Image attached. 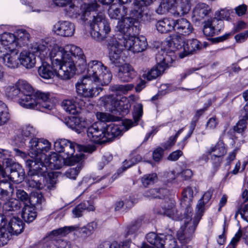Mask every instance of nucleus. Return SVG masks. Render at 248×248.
Instances as JSON below:
<instances>
[{"mask_svg": "<svg viewBox=\"0 0 248 248\" xmlns=\"http://www.w3.org/2000/svg\"><path fill=\"white\" fill-rule=\"evenodd\" d=\"M41 42L46 44L47 56L44 60L49 59L54 66H59L56 73L59 78L69 79L75 75L77 67L83 69L86 65L85 56L80 47L73 45L63 47L46 40Z\"/></svg>", "mask_w": 248, "mask_h": 248, "instance_id": "nucleus-1", "label": "nucleus"}, {"mask_svg": "<svg viewBox=\"0 0 248 248\" xmlns=\"http://www.w3.org/2000/svg\"><path fill=\"white\" fill-rule=\"evenodd\" d=\"M111 78L110 72L101 62L91 61L88 64L86 74L76 84L77 92L81 96L92 98L98 94L102 86L110 82Z\"/></svg>", "mask_w": 248, "mask_h": 248, "instance_id": "nucleus-2", "label": "nucleus"}, {"mask_svg": "<svg viewBox=\"0 0 248 248\" xmlns=\"http://www.w3.org/2000/svg\"><path fill=\"white\" fill-rule=\"evenodd\" d=\"M206 202L200 199L196 206V216L192 220V209L190 214L185 209L184 211V224L181 225L180 230L177 232L178 239L182 243L189 241L193 236L196 228L202 215L204 205Z\"/></svg>", "mask_w": 248, "mask_h": 248, "instance_id": "nucleus-3", "label": "nucleus"}, {"mask_svg": "<svg viewBox=\"0 0 248 248\" xmlns=\"http://www.w3.org/2000/svg\"><path fill=\"white\" fill-rule=\"evenodd\" d=\"M45 42H38L31 44L27 49H23L19 53L20 64L26 69H30L35 66L36 56L41 61L47 56V50Z\"/></svg>", "mask_w": 248, "mask_h": 248, "instance_id": "nucleus-4", "label": "nucleus"}, {"mask_svg": "<svg viewBox=\"0 0 248 248\" xmlns=\"http://www.w3.org/2000/svg\"><path fill=\"white\" fill-rule=\"evenodd\" d=\"M76 147L78 148V145L75 142L62 139L57 140L54 142V147L56 151L62 153V157L65 162L68 165H73L76 163L82 161L84 158L83 153H80L73 155Z\"/></svg>", "mask_w": 248, "mask_h": 248, "instance_id": "nucleus-5", "label": "nucleus"}, {"mask_svg": "<svg viewBox=\"0 0 248 248\" xmlns=\"http://www.w3.org/2000/svg\"><path fill=\"white\" fill-rule=\"evenodd\" d=\"M121 33L118 35V39L123 42L125 49L133 53H139L144 51L147 46L146 38L144 36L137 37L132 30L125 29V31L119 30Z\"/></svg>", "mask_w": 248, "mask_h": 248, "instance_id": "nucleus-6", "label": "nucleus"}, {"mask_svg": "<svg viewBox=\"0 0 248 248\" xmlns=\"http://www.w3.org/2000/svg\"><path fill=\"white\" fill-rule=\"evenodd\" d=\"M152 19L151 14L144 12V9L135 11H131L130 17H126L119 21L118 28L119 30L125 31V29L132 30L134 33H139L140 31L139 21L149 22Z\"/></svg>", "mask_w": 248, "mask_h": 248, "instance_id": "nucleus-7", "label": "nucleus"}, {"mask_svg": "<svg viewBox=\"0 0 248 248\" xmlns=\"http://www.w3.org/2000/svg\"><path fill=\"white\" fill-rule=\"evenodd\" d=\"M90 34L97 41H102L107 38L110 31V27L108 19L102 14L93 16L90 21Z\"/></svg>", "mask_w": 248, "mask_h": 248, "instance_id": "nucleus-8", "label": "nucleus"}, {"mask_svg": "<svg viewBox=\"0 0 248 248\" xmlns=\"http://www.w3.org/2000/svg\"><path fill=\"white\" fill-rule=\"evenodd\" d=\"M29 155L31 159H27L38 164L42 159L45 153L48 152L51 147V142L46 139L33 138L29 142Z\"/></svg>", "mask_w": 248, "mask_h": 248, "instance_id": "nucleus-9", "label": "nucleus"}, {"mask_svg": "<svg viewBox=\"0 0 248 248\" xmlns=\"http://www.w3.org/2000/svg\"><path fill=\"white\" fill-rule=\"evenodd\" d=\"M40 165L30 160H26V166L28 169L27 184L30 187L41 189L44 185L41 183L40 176H44L47 172L46 167H40Z\"/></svg>", "mask_w": 248, "mask_h": 248, "instance_id": "nucleus-10", "label": "nucleus"}, {"mask_svg": "<svg viewBox=\"0 0 248 248\" xmlns=\"http://www.w3.org/2000/svg\"><path fill=\"white\" fill-rule=\"evenodd\" d=\"M21 206V202L14 198L10 199L3 203L2 206V214H0V232L6 233L4 226L5 220L7 217L15 216Z\"/></svg>", "mask_w": 248, "mask_h": 248, "instance_id": "nucleus-11", "label": "nucleus"}, {"mask_svg": "<svg viewBox=\"0 0 248 248\" xmlns=\"http://www.w3.org/2000/svg\"><path fill=\"white\" fill-rule=\"evenodd\" d=\"M146 239L157 248H176L177 246L176 240L171 235H157L154 232H150L147 234Z\"/></svg>", "mask_w": 248, "mask_h": 248, "instance_id": "nucleus-12", "label": "nucleus"}, {"mask_svg": "<svg viewBox=\"0 0 248 248\" xmlns=\"http://www.w3.org/2000/svg\"><path fill=\"white\" fill-rule=\"evenodd\" d=\"M123 42L117 38H111L108 42V57L110 63L116 67L120 66L123 62L121 57Z\"/></svg>", "mask_w": 248, "mask_h": 248, "instance_id": "nucleus-13", "label": "nucleus"}, {"mask_svg": "<svg viewBox=\"0 0 248 248\" xmlns=\"http://www.w3.org/2000/svg\"><path fill=\"white\" fill-rule=\"evenodd\" d=\"M97 6L98 5L96 2L89 4L83 3L80 8L71 4L69 6L68 12L73 17L85 22L88 20L91 12L96 10Z\"/></svg>", "mask_w": 248, "mask_h": 248, "instance_id": "nucleus-14", "label": "nucleus"}, {"mask_svg": "<svg viewBox=\"0 0 248 248\" xmlns=\"http://www.w3.org/2000/svg\"><path fill=\"white\" fill-rule=\"evenodd\" d=\"M18 101L19 105L24 108L31 109L37 108L38 102L34 97L33 89L28 83Z\"/></svg>", "mask_w": 248, "mask_h": 248, "instance_id": "nucleus-15", "label": "nucleus"}, {"mask_svg": "<svg viewBox=\"0 0 248 248\" xmlns=\"http://www.w3.org/2000/svg\"><path fill=\"white\" fill-rule=\"evenodd\" d=\"M87 135L89 140L94 143L106 142V141H103L106 139L105 128L100 123H94L89 126L87 130Z\"/></svg>", "mask_w": 248, "mask_h": 248, "instance_id": "nucleus-16", "label": "nucleus"}, {"mask_svg": "<svg viewBox=\"0 0 248 248\" xmlns=\"http://www.w3.org/2000/svg\"><path fill=\"white\" fill-rule=\"evenodd\" d=\"M5 225L4 228L5 233L10 239V234L17 235L21 233L24 229V223L22 220L16 216L7 217L5 220Z\"/></svg>", "mask_w": 248, "mask_h": 248, "instance_id": "nucleus-17", "label": "nucleus"}, {"mask_svg": "<svg viewBox=\"0 0 248 248\" xmlns=\"http://www.w3.org/2000/svg\"><path fill=\"white\" fill-rule=\"evenodd\" d=\"M74 25L67 21H61L56 23L53 27V32L62 37H71L75 32Z\"/></svg>", "mask_w": 248, "mask_h": 248, "instance_id": "nucleus-18", "label": "nucleus"}, {"mask_svg": "<svg viewBox=\"0 0 248 248\" xmlns=\"http://www.w3.org/2000/svg\"><path fill=\"white\" fill-rule=\"evenodd\" d=\"M212 11L210 7L204 3H198L192 11V20L199 22L211 16Z\"/></svg>", "mask_w": 248, "mask_h": 248, "instance_id": "nucleus-19", "label": "nucleus"}, {"mask_svg": "<svg viewBox=\"0 0 248 248\" xmlns=\"http://www.w3.org/2000/svg\"><path fill=\"white\" fill-rule=\"evenodd\" d=\"M63 158H62L57 153L51 152L45 158L44 162H42V159L39 161V164L40 167L45 166L47 169L50 170L60 169L63 165Z\"/></svg>", "mask_w": 248, "mask_h": 248, "instance_id": "nucleus-20", "label": "nucleus"}, {"mask_svg": "<svg viewBox=\"0 0 248 248\" xmlns=\"http://www.w3.org/2000/svg\"><path fill=\"white\" fill-rule=\"evenodd\" d=\"M169 66L168 57L163 58L161 61L157 62L155 66L143 74V77L148 80L154 79L161 75Z\"/></svg>", "mask_w": 248, "mask_h": 248, "instance_id": "nucleus-21", "label": "nucleus"}, {"mask_svg": "<svg viewBox=\"0 0 248 248\" xmlns=\"http://www.w3.org/2000/svg\"><path fill=\"white\" fill-rule=\"evenodd\" d=\"M162 210L159 211V213L167 216L169 217L173 220H181L184 222V217H182L179 211L175 207V202L173 200H170L168 202H165L161 206Z\"/></svg>", "mask_w": 248, "mask_h": 248, "instance_id": "nucleus-22", "label": "nucleus"}, {"mask_svg": "<svg viewBox=\"0 0 248 248\" xmlns=\"http://www.w3.org/2000/svg\"><path fill=\"white\" fill-rule=\"evenodd\" d=\"M223 26L222 21L216 18L208 19L204 21L203 32L207 36H213L217 34Z\"/></svg>", "mask_w": 248, "mask_h": 248, "instance_id": "nucleus-23", "label": "nucleus"}, {"mask_svg": "<svg viewBox=\"0 0 248 248\" xmlns=\"http://www.w3.org/2000/svg\"><path fill=\"white\" fill-rule=\"evenodd\" d=\"M27 84V81L19 80L15 84L6 87L5 90L6 96L10 99H19Z\"/></svg>", "mask_w": 248, "mask_h": 248, "instance_id": "nucleus-24", "label": "nucleus"}, {"mask_svg": "<svg viewBox=\"0 0 248 248\" xmlns=\"http://www.w3.org/2000/svg\"><path fill=\"white\" fill-rule=\"evenodd\" d=\"M143 114V105L141 103H137L134 107L133 117L134 122L131 120L125 119L122 124L125 130H128L133 126L138 124L139 121Z\"/></svg>", "mask_w": 248, "mask_h": 248, "instance_id": "nucleus-25", "label": "nucleus"}, {"mask_svg": "<svg viewBox=\"0 0 248 248\" xmlns=\"http://www.w3.org/2000/svg\"><path fill=\"white\" fill-rule=\"evenodd\" d=\"M10 53H3L2 62L3 64L7 67L10 69H16L18 68L20 65L19 57L18 51H7Z\"/></svg>", "mask_w": 248, "mask_h": 248, "instance_id": "nucleus-26", "label": "nucleus"}, {"mask_svg": "<svg viewBox=\"0 0 248 248\" xmlns=\"http://www.w3.org/2000/svg\"><path fill=\"white\" fill-rule=\"evenodd\" d=\"M127 8L125 6H122L121 4L118 5L116 2L113 3L109 6L108 9V14L111 18L119 19L121 18L120 21L123 20L124 19L128 17V16L124 17L126 15ZM119 21L118 22L117 28H118V24Z\"/></svg>", "mask_w": 248, "mask_h": 248, "instance_id": "nucleus-27", "label": "nucleus"}, {"mask_svg": "<svg viewBox=\"0 0 248 248\" xmlns=\"http://www.w3.org/2000/svg\"><path fill=\"white\" fill-rule=\"evenodd\" d=\"M194 195V187L189 186L185 187L182 192L181 206L184 210L190 214L191 206Z\"/></svg>", "mask_w": 248, "mask_h": 248, "instance_id": "nucleus-28", "label": "nucleus"}, {"mask_svg": "<svg viewBox=\"0 0 248 248\" xmlns=\"http://www.w3.org/2000/svg\"><path fill=\"white\" fill-rule=\"evenodd\" d=\"M173 30L184 35H189L193 31L191 23L186 18H181L174 20Z\"/></svg>", "mask_w": 248, "mask_h": 248, "instance_id": "nucleus-29", "label": "nucleus"}, {"mask_svg": "<svg viewBox=\"0 0 248 248\" xmlns=\"http://www.w3.org/2000/svg\"><path fill=\"white\" fill-rule=\"evenodd\" d=\"M0 44L7 51L16 50V35L10 32H4L0 35Z\"/></svg>", "mask_w": 248, "mask_h": 248, "instance_id": "nucleus-30", "label": "nucleus"}, {"mask_svg": "<svg viewBox=\"0 0 248 248\" xmlns=\"http://www.w3.org/2000/svg\"><path fill=\"white\" fill-rule=\"evenodd\" d=\"M119 67L118 77L122 82H129L136 76V71L129 64H122Z\"/></svg>", "mask_w": 248, "mask_h": 248, "instance_id": "nucleus-31", "label": "nucleus"}, {"mask_svg": "<svg viewBox=\"0 0 248 248\" xmlns=\"http://www.w3.org/2000/svg\"><path fill=\"white\" fill-rule=\"evenodd\" d=\"M202 48V45L198 40L196 39L189 40L186 45L184 46L183 51L179 53V56L181 59L184 58L200 50Z\"/></svg>", "mask_w": 248, "mask_h": 248, "instance_id": "nucleus-32", "label": "nucleus"}, {"mask_svg": "<svg viewBox=\"0 0 248 248\" xmlns=\"http://www.w3.org/2000/svg\"><path fill=\"white\" fill-rule=\"evenodd\" d=\"M190 8V0H179L171 8V14L174 16H183L188 13Z\"/></svg>", "mask_w": 248, "mask_h": 248, "instance_id": "nucleus-33", "label": "nucleus"}, {"mask_svg": "<svg viewBox=\"0 0 248 248\" xmlns=\"http://www.w3.org/2000/svg\"><path fill=\"white\" fill-rule=\"evenodd\" d=\"M66 125L78 133L81 132L82 129L88 126L87 121L77 117H69L65 121Z\"/></svg>", "mask_w": 248, "mask_h": 248, "instance_id": "nucleus-34", "label": "nucleus"}, {"mask_svg": "<svg viewBox=\"0 0 248 248\" xmlns=\"http://www.w3.org/2000/svg\"><path fill=\"white\" fill-rule=\"evenodd\" d=\"M39 76L43 78L49 79L56 76L58 70L53 69L52 66L46 62H43L38 70Z\"/></svg>", "mask_w": 248, "mask_h": 248, "instance_id": "nucleus-35", "label": "nucleus"}, {"mask_svg": "<svg viewBox=\"0 0 248 248\" xmlns=\"http://www.w3.org/2000/svg\"><path fill=\"white\" fill-rule=\"evenodd\" d=\"M14 188L12 184L3 180L0 181V199L6 201L10 199L14 193Z\"/></svg>", "mask_w": 248, "mask_h": 248, "instance_id": "nucleus-36", "label": "nucleus"}, {"mask_svg": "<svg viewBox=\"0 0 248 248\" xmlns=\"http://www.w3.org/2000/svg\"><path fill=\"white\" fill-rule=\"evenodd\" d=\"M34 95L36 100L38 102L36 109L46 108L50 109L51 108L49 102V94L48 93L37 91L34 93Z\"/></svg>", "mask_w": 248, "mask_h": 248, "instance_id": "nucleus-37", "label": "nucleus"}, {"mask_svg": "<svg viewBox=\"0 0 248 248\" xmlns=\"http://www.w3.org/2000/svg\"><path fill=\"white\" fill-rule=\"evenodd\" d=\"M166 43L170 51H175L184 46V39L180 35L173 34L169 37Z\"/></svg>", "mask_w": 248, "mask_h": 248, "instance_id": "nucleus-38", "label": "nucleus"}, {"mask_svg": "<svg viewBox=\"0 0 248 248\" xmlns=\"http://www.w3.org/2000/svg\"><path fill=\"white\" fill-rule=\"evenodd\" d=\"M16 35V46L23 47L30 42L31 35L25 30L19 29L14 33Z\"/></svg>", "mask_w": 248, "mask_h": 248, "instance_id": "nucleus-39", "label": "nucleus"}, {"mask_svg": "<svg viewBox=\"0 0 248 248\" xmlns=\"http://www.w3.org/2000/svg\"><path fill=\"white\" fill-rule=\"evenodd\" d=\"M105 128L106 139L103 141H106V142L112 140L122 133V130L120 127L113 124H110Z\"/></svg>", "mask_w": 248, "mask_h": 248, "instance_id": "nucleus-40", "label": "nucleus"}, {"mask_svg": "<svg viewBox=\"0 0 248 248\" xmlns=\"http://www.w3.org/2000/svg\"><path fill=\"white\" fill-rule=\"evenodd\" d=\"M94 209V207L90 202L86 201L74 207L72 210V213L74 217H79L85 211H93Z\"/></svg>", "mask_w": 248, "mask_h": 248, "instance_id": "nucleus-41", "label": "nucleus"}, {"mask_svg": "<svg viewBox=\"0 0 248 248\" xmlns=\"http://www.w3.org/2000/svg\"><path fill=\"white\" fill-rule=\"evenodd\" d=\"M174 19L166 18L158 21L156 24L157 30L162 33H167L173 30Z\"/></svg>", "mask_w": 248, "mask_h": 248, "instance_id": "nucleus-42", "label": "nucleus"}, {"mask_svg": "<svg viewBox=\"0 0 248 248\" xmlns=\"http://www.w3.org/2000/svg\"><path fill=\"white\" fill-rule=\"evenodd\" d=\"M22 217L27 223L33 221L37 216L34 207L25 205L22 211Z\"/></svg>", "mask_w": 248, "mask_h": 248, "instance_id": "nucleus-43", "label": "nucleus"}, {"mask_svg": "<svg viewBox=\"0 0 248 248\" xmlns=\"http://www.w3.org/2000/svg\"><path fill=\"white\" fill-rule=\"evenodd\" d=\"M62 106L67 112L73 115L77 114L79 110V108L74 99L64 100L62 103Z\"/></svg>", "mask_w": 248, "mask_h": 248, "instance_id": "nucleus-44", "label": "nucleus"}, {"mask_svg": "<svg viewBox=\"0 0 248 248\" xmlns=\"http://www.w3.org/2000/svg\"><path fill=\"white\" fill-rule=\"evenodd\" d=\"M214 153L212 155V159L215 160L218 164L220 163V158L226 153L224 146L220 144H217L209 151V153Z\"/></svg>", "mask_w": 248, "mask_h": 248, "instance_id": "nucleus-45", "label": "nucleus"}, {"mask_svg": "<svg viewBox=\"0 0 248 248\" xmlns=\"http://www.w3.org/2000/svg\"><path fill=\"white\" fill-rule=\"evenodd\" d=\"M134 88L132 84H128L124 85H114L111 87L112 92L115 93V94L109 95L108 99H111L114 95L117 93L126 94L128 92Z\"/></svg>", "mask_w": 248, "mask_h": 248, "instance_id": "nucleus-46", "label": "nucleus"}, {"mask_svg": "<svg viewBox=\"0 0 248 248\" xmlns=\"http://www.w3.org/2000/svg\"><path fill=\"white\" fill-rule=\"evenodd\" d=\"M70 244L63 240L52 239L46 242L43 246V248H70Z\"/></svg>", "mask_w": 248, "mask_h": 248, "instance_id": "nucleus-47", "label": "nucleus"}, {"mask_svg": "<svg viewBox=\"0 0 248 248\" xmlns=\"http://www.w3.org/2000/svg\"><path fill=\"white\" fill-rule=\"evenodd\" d=\"M10 119V115L6 105L0 101V126L7 124Z\"/></svg>", "mask_w": 248, "mask_h": 248, "instance_id": "nucleus-48", "label": "nucleus"}, {"mask_svg": "<svg viewBox=\"0 0 248 248\" xmlns=\"http://www.w3.org/2000/svg\"><path fill=\"white\" fill-rule=\"evenodd\" d=\"M134 204V200L129 197L126 198L124 201H119L116 202L115 204V211H120L123 207H125L126 209L131 208Z\"/></svg>", "mask_w": 248, "mask_h": 248, "instance_id": "nucleus-49", "label": "nucleus"}, {"mask_svg": "<svg viewBox=\"0 0 248 248\" xmlns=\"http://www.w3.org/2000/svg\"><path fill=\"white\" fill-rule=\"evenodd\" d=\"M168 190L164 188H154L149 190L146 196L154 198H162L167 195Z\"/></svg>", "mask_w": 248, "mask_h": 248, "instance_id": "nucleus-50", "label": "nucleus"}, {"mask_svg": "<svg viewBox=\"0 0 248 248\" xmlns=\"http://www.w3.org/2000/svg\"><path fill=\"white\" fill-rule=\"evenodd\" d=\"M75 228L73 226H65L64 227L60 228L59 229L51 231L50 232L48 237L51 238L52 236H64L70 232L71 231L74 230Z\"/></svg>", "mask_w": 248, "mask_h": 248, "instance_id": "nucleus-51", "label": "nucleus"}, {"mask_svg": "<svg viewBox=\"0 0 248 248\" xmlns=\"http://www.w3.org/2000/svg\"><path fill=\"white\" fill-rule=\"evenodd\" d=\"M29 201L33 207L40 205L45 202L43 195L41 193L35 192L31 194L29 198Z\"/></svg>", "mask_w": 248, "mask_h": 248, "instance_id": "nucleus-52", "label": "nucleus"}, {"mask_svg": "<svg viewBox=\"0 0 248 248\" xmlns=\"http://www.w3.org/2000/svg\"><path fill=\"white\" fill-rule=\"evenodd\" d=\"M157 179V176L156 173H153L144 175L141 178V182L144 186L147 187L149 186L153 185Z\"/></svg>", "mask_w": 248, "mask_h": 248, "instance_id": "nucleus-53", "label": "nucleus"}, {"mask_svg": "<svg viewBox=\"0 0 248 248\" xmlns=\"http://www.w3.org/2000/svg\"><path fill=\"white\" fill-rule=\"evenodd\" d=\"M155 0H134L133 3V10L131 11H135L143 9L151 4H152Z\"/></svg>", "mask_w": 248, "mask_h": 248, "instance_id": "nucleus-54", "label": "nucleus"}, {"mask_svg": "<svg viewBox=\"0 0 248 248\" xmlns=\"http://www.w3.org/2000/svg\"><path fill=\"white\" fill-rule=\"evenodd\" d=\"M97 228V223L92 222L80 229V232L85 235L89 236L92 234Z\"/></svg>", "mask_w": 248, "mask_h": 248, "instance_id": "nucleus-55", "label": "nucleus"}, {"mask_svg": "<svg viewBox=\"0 0 248 248\" xmlns=\"http://www.w3.org/2000/svg\"><path fill=\"white\" fill-rule=\"evenodd\" d=\"M231 12L230 10L225 8L217 11L215 15V17L218 20L222 21V19L228 20Z\"/></svg>", "mask_w": 248, "mask_h": 248, "instance_id": "nucleus-56", "label": "nucleus"}, {"mask_svg": "<svg viewBox=\"0 0 248 248\" xmlns=\"http://www.w3.org/2000/svg\"><path fill=\"white\" fill-rule=\"evenodd\" d=\"M97 119L102 122L115 121V117L109 113L98 112L96 113Z\"/></svg>", "mask_w": 248, "mask_h": 248, "instance_id": "nucleus-57", "label": "nucleus"}, {"mask_svg": "<svg viewBox=\"0 0 248 248\" xmlns=\"http://www.w3.org/2000/svg\"><path fill=\"white\" fill-rule=\"evenodd\" d=\"M36 134L35 129L31 126H26L22 130L21 135L25 138L33 137Z\"/></svg>", "mask_w": 248, "mask_h": 248, "instance_id": "nucleus-58", "label": "nucleus"}, {"mask_svg": "<svg viewBox=\"0 0 248 248\" xmlns=\"http://www.w3.org/2000/svg\"><path fill=\"white\" fill-rule=\"evenodd\" d=\"M140 222L137 221L128 226L126 229V236L137 232L140 227Z\"/></svg>", "mask_w": 248, "mask_h": 248, "instance_id": "nucleus-59", "label": "nucleus"}, {"mask_svg": "<svg viewBox=\"0 0 248 248\" xmlns=\"http://www.w3.org/2000/svg\"><path fill=\"white\" fill-rule=\"evenodd\" d=\"M79 170V167H77L76 168H70L65 171L64 175L66 176V178L74 180L76 178V177L78 176Z\"/></svg>", "mask_w": 248, "mask_h": 248, "instance_id": "nucleus-60", "label": "nucleus"}, {"mask_svg": "<svg viewBox=\"0 0 248 248\" xmlns=\"http://www.w3.org/2000/svg\"><path fill=\"white\" fill-rule=\"evenodd\" d=\"M247 121L245 118H243L240 120L236 124V125L234 126L233 129L234 131L241 133H242L246 128V124Z\"/></svg>", "mask_w": 248, "mask_h": 248, "instance_id": "nucleus-61", "label": "nucleus"}, {"mask_svg": "<svg viewBox=\"0 0 248 248\" xmlns=\"http://www.w3.org/2000/svg\"><path fill=\"white\" fill-rule=\"evenodd\" d=\"M238 213L240 214L241 217L245 220L248 222V204L242 206L241 208L236 213L235 217H236Z\"/></svg>", "mask_w": 248, "mask_h": 248, "instance_id": "nucleus-62", "label": "nucleus"}, {"mask_svg": "<svg viewBox=\"0 0 248 248\" xmlns=\"http://www.w3.org/2000/svg\"><path fill=\"white\" fill-rule=\"evenodd\" d=\"M5 178H3L4 181H7L9 179L14 181L19 182L21 181L23 179V176H20L19 173L17 171H13L11 172V174L8 176L6 173L5 175Z\"/></svg>", "mask_w": 248, "mask_h": 248, "instance_id": "nucleus-63", "label": "nucleus"}, {"mask_svg": "<svg viewBox=\"0 0 248 248\" xmlns=\"http://www.w3.org/2000/svg\"><path fill=\"white\" fill-rule=\"evenodd\" d=\"M242 234L240 232H237L232 239L230 244L226 248H235L237 243L241 237Z\"/></svg>", "mask_w": 248, "mask_h": 248, "instance_id": "nucleus-64", "label": "nucleus"}]
</instances>
